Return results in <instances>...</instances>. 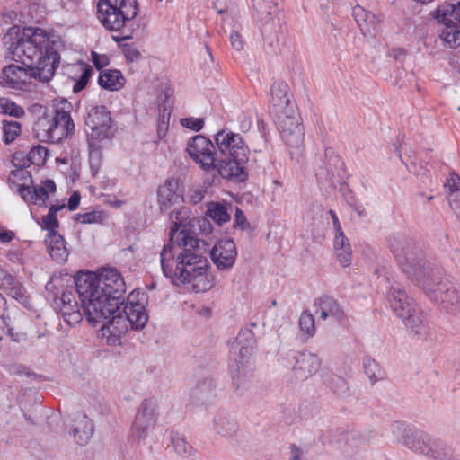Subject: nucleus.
I'll return each instance as SVG.
<instances>
[{"instance_id":"obj_25","label":"nucleus","mask_w":460,"mask_h":460,"mask_svg":"<svg viewBox=\"0 0 460 460\" xmlns=\"http://www.w3.org/2000/svg\"><path fill=\"white\" fill-rule=\"evenodd\" d=\"M217 394V385L214 379L199 380L190 392V399L194 404L205 405L210 402Z\"/></svg>"},{"instance_id":"obj_55","label":"nucleus","mask_w":460,"mask_h":460,"mask_svg":"<svg viewBox=\"0 0 460 460\" xmlns=\"http://www.w3.org/2000/svg\"><path fill=\"white\" fill-rule=\"evenodd\" d=\"M248 226L246 217L244 216L243 212L238 208H235V214H234V226L240 227L241 229L246 228Z\"/></svg>"},{"instance_id":"obj_24","label":"nucleus","mask_w":460,"mask_h":460,"mask_svg":"<svg viewBox=\"0 0 460 460\" xmlns=\"http://www.w3.org/2000/svg\"><path fill=\"white\" fill-rule=\"evenodd\" d=\"M71 104L65 102L62 107L56 109L58 127L56 128L57 144L71 137L75 133V124L70 115Z\"/></svg>"},{"instance_id":"obj_6","label":"nucleus","mask_w":460,"mask_h":460,"mask_svg":"<svg viewBox=\"0 0 460 460\" xmlns=\"http://www.w3.org/2000/svg\"><path fill=\"white\" fill-rule=\"evenodd\" d=\"M111 118L105 106H97L90 110L85 119V130L88 136L90 159L100 156L99 143L111 136Z\"/></svg>"},{"instance_id":"obj_62","label":"nucleus","mask_w":460,"mask_h":460,"mask_svg":"<svg viewBox=\"0 0 460 460\" xmlns=\"http://www.w3.org/2000/svg\"><path fill=\"white\" fill-rule=\"evenodd\" d=\"M14 238V233L8 230L0 229V242L9 243Z\"/></svg>"},{"instance_id":"obj_39","label":"nucleus","mask_w":460,"mask_h":460,"mask_svg":"<svg viewBox=\"0 0 460 460\" xmlns=\"http://www.w3.org/2000/svg\"><path fill=\"white\" fill-rule=\"evenodd\" d=\"M116 8L122 13V17L130 24L137 14V0H119Z\"/></svg>"},{"instance_id":"obj_19","label":"nucleus","mask_w":460,"mask_h":460,"mask_svg":"<svg viewBox=\"0 0 460 460\" xmlns=\"http://www.w3.org/2000/svg\"><path fill=\"white\" fill-rule=\"evenodd\" d=\"M57 127L58 121L55 109L52 111L45 112L36 120L33 125L34 136L40 142L57 144Z\"/></svg>"},{"instance_id":"obj_41","label":"nucleus","mask_w":460,"mask_h":460,"mask_svg":"<svg viewBox=\"0 0 460 460\" xmlns=\"http://www.w3.org/2000/svg\"><path fill=\"white\" fill-rule=\"evenodd\" d=\"M428 456L436 460H451L452 449L438 440H433L431 444L430 453H427Z\"/></svg>"},{"instance_id":"obj_57","label":"nucleus","mask_w":460,"mask_h":460,"mask_svg":"<svg viewBox=\"0 0 460 460\" xmlns=\"http://www.w3.org/2000/svg\"><path fill=\"white\" fill-rule=\"evenodd\" d=\"M205 197V190L202 189L193 190L190 196V200L193 204H199Z\"/></svg>"},{"instance_id":"obj_18","label":"nucleus","mask_w":460,"mask_h":460,"mask_svg":"<svg viewBox=\"0 0 460 460\" xmlns=\"http://www.w3.org/2000/svg\"><path fill=\"white\" fill-rule=\"evenodd\" d=\"M160 210L164 213L174 207H180L183 202L181 191L179 190L177 179H169L157 190Z\"/></svg>"},{"instance_id":"obj_3","label":"nucleus","mask_w":460,"mask_h":460,"mask_svg":"<svg viewBox=\"0 0 460 460\" xmlns=\"http://www.w3.org/2000/svg\"><path fill=\"white\" fill-rule=\"evenodd\" d=\"M208 244L200 239H190L186 244L168 243L160 252L163 273L172 281L192 283L195 292H206L214 286V277L208 272L206 257Z\"/></svg>"},{"instance_id":"obj_33","label":"nucleus","mask_w":460,"mask_h":460,"mask_svg":"<svg viewBox=\"0 0 460 460\" xmlns=\"http://www.w3.org/2000/svg\"><path fill=\"white\" fill-rule=\"evenodd\" d=\"M98 83L105 90L119 91L124 86L126 79L119 70L105 69L100 71Z\"/></svg>"},{"instance_id":"obj_11","label":"nucleus","mask_w":460,"mask_h":460,"mask_svg":"<svg viewBox=\"0 0 460 460\" xmlns=\"http://www.w3.org/2000/svg\"><path fill=\"white\" fill-rule=\"evenodd\" d=\"M282 365L294 372V376L304 380L317 372L321 361L316 355L306 351H289L281 358Z\"/></svg>"},{"instance_id":"obj_64","label":"nucleus","mask_w":460,"mask_h":460,"mask_svg":"<svg viewBox=\"0 0 460 460\" xmlns=\"http://www.w3.org/2000/svg\"><path fill=\"white\" fill-rule=\"evenodd\" d=\"M329 214L331 215V217L332 218V223H333V226H334L335 232L336 233L342 232L341 226V224L339 222L338 217L335 214V212L333 210H330Z\"/></svg>"},{"instance_id":"obj_5","label":"nucleus","mask_w":460,"mask_h":460,"mask_svg":"<svg viewBox=\"0 0 460 460\" xmlns=\"http://www.w3.org/2000/svg\"><path fill=\"white\" fill-rule=\"evenodd\" d=\"M48 156V149L40 145L31 148L30 152L23 155V153H16L13 157V164L18 167L17 170L12 171L14 178L23 180L22 183L17 185V192L22 199L27 202L38 205L40 207L46 206V201L50 193L56 192V183L52 180H45L40 185H33L30 172L24 170L31 164H44Z\"/></svg>"},{"instance_id":"obj_16","label":"nucleus","mask_w":460,"mask_h":460,"mask_svg":"<svg viewBox=\"0 0 460 460\" xmlns=\"http://www.w3.org/2000/svg\"><path fill=\"white\" fill-rule=\"evenodd\" d=\"M33 72L31 68L24 66H6L3 68L2 75L0 76V85L22 89L31 83V79L38 80V75Z\"/></svg>"},{"instance_id":"obj_42","label":"nucleus","mask_w":460,"mask_h":460,"mask_svg":"<svg viewBox=\"0 0 460 460\" xmlns=\"http://www.w3.org/2000/svg\"><path fill=\"white\" fill-rule=\"evenodd\" d=\"M3 141L12 143L21 134V124L15 120H3Z\"/></svg>"},{"instance_id":"obj_49","label":"nucleus","mask_w":460,"mask_h":460,"mask_svg":"<svg viewBox=\"0 0 460 460\" xmlns=\"http://www.w3.org/2000/svg\"><path fill=\"white\" fill-rule=\"evenodd\" d=\"M44 228L49 231V234L57 233L56 229L58 228L59 223L58 220V217L54 214L48 213L42 218Z\"/></svg>"},{"instance_id":"obj_35","label":"nucleus","mask_w":460,"mask_h":460,"mask_svg":"<svg viewBox=\"0 0 460 460\" xmlns=\"http://www.w3.org/2000/svg\"><path fill=\"white\" fill-rule=\"evenodd\" d=\"M342 440L344 446L342 453L349 460H357V456L361 452V447L364 445V440L357 434L346 433Z\"/></svg>"},{"instance_id":"obj_8","label":"nucleus","mask_w":460,"mask_h":460,"mask_svg":"<svg viewBox=\"0 0 460 460\" xmlns=\"http://www.w3.org/2000/svg\"><path fill=\"white\" fill-rule=\"evenodd\" d=\"M276 117V124L283 141L290 148L299 149L304 142V130L297 107L291 106Z\"/></svg>"},{"instance_id":"obj_47","label":"nucleus","mask_w":460,"mask_h":460,"mask_svg":"<svg viewBox=\"0 0 460 460\" xmlns=\"http://www.w3.org/2000/svg\"><path fill=\"white\" fill-rule=\"evenodd\" d=\"M93 73V69L89 65H85L84 66V70H83L81 76L79 77V79L76 81V83L75 84V85L73 87L74 93H79L86 86Z\"/></svg>"},{"instance_id":"obj_34","label":"nucleus","mask_w":460,"mask_h":460,"mask_svg":"<svg viewBox=\"0 0 460 460\" xmlns=\"http://www.w3.org/2000/svg\"><path fill=\"white\" fill-rule=\"evenodd\" d=\"M334 252L336 257L343 267H348L351 261L350 244L345 236L343 231L338 232L334 238Z\"/></svg>"},{"instance_id":"obj_52","label":"nucleus","mask_w":460,"mask_h":460,"mask_svg":"<svg viewBox=\"0 0 460 460\" xmlns=\"http://www.w3.org/2000/svg\"><path fill=\"white\" fill-rule=\"evenodd\" d=\"M123 53L129 62L138 61L141 58L140 51L132 45H125L123 48Z\"/></svg>"},{"instance_id":"obj_14","label":"nucleus","mask_w":460,"mask_h":460,"mask_svg":"<svg viewBox=\"0 0 460 460\" xmlns=\"http://www.w3.org/2000/svg\"><path fill=\"white\" fill-rule=\"evenodd\" d=\"M254 343V337L250 329H242L234 341L230 345V354L234 360L231 367L240 371L244 364L248 363L252 354Z\"/></svg>"},{"instance_id":"obj_56","label":"nucleus","mask_w":460,"mask_h":460,"mask_svg":"<svg viewBox=\"0 0 460 460\" xmlns=\"http://www.w3.org/2000/svg\"><path fill=\"white\" fill-rule=\"evenodd\" d=\"M230 41L232 47L237 50L241 51L243 49V40L241 34L238 31H232L230 34Z\"/></svg>"},{"instance_id":"obj_2","label":"nucleus","mask_w":460,"mask_h":460,"mask_svg":"<svg viewBox=\"0 0 460 460\" xmlns=\"http://www.w3.org/2000/svg\"><path fill=\"white\" fill-rule=\"evenodd\" d=\"M389 247L402 271L416 279L429 299L449 314L460 313V286L444 279L438 268L420 256L411 240L394 235Z\"/></svg>"},{"instance_id":"obj_13","label":"nucleus","mask_w":460,"mask_h":460,"mask_svg":"<svg viewBox=\"0 0 460 460\" xmlns=\"http://www.w3.org/2000/svg\"><path fill=\"white\" fill-rule=\"evenodd\" d=\"M186 151L196 163L200 164L203 170L209 172L215 168L217 161L215 146L204 136L197 135L189 139Z\"/></svg>"},{"instance_id":"obj_27","label":"nucleus","mask_w":460,"mask_h":460,"mask_svg":"<svg viewBox=\"0 0 460 460\" xmlns=\"http://www.w3.org/2000/svg\"><path fill=\"white\" fill-rule=\"evenodd\" d=\"M433 440L429 434L418 429H411L403 437V443L406 447L425 456L427 453H430Z\"/></svg>"},{"instance_id":"obj_10","label":"nucleus","mask_w":460,"mask_h":460,"mask_svg":"<svg viewBox=\"0 0 460 460\" xmlns=\"http://www.w3.org/2000/svg\"><path fill=\"white\" fill-rule=\"evenodd\" d=\"M158 403L153 399L145 400L139 406L131 427L132 437L140 441L154 430L158 420Z\"/></svg>"},{"instance_id":"obj_46","label":"nucleus","mask_w":460,"mask_h":460,"mask_svg":"<svg viewBox=\"0 0 460 460\" xmlns=\"http://www.w3.org/2000/svg\"><path fill=\"white\" fill-rule=\"evenodd\" d=\"M103 217V213L102 211H90L79 213L75 216V219L83 224L101 223Z\"/></svg>"},{"instance_id":"obj_28","label":"nucleus","mask_w":460,"mask_h":460,"mask_svg":"<svg viewBox=\"0 0 460 460\" xmlns=\"http://www.w3.org/2000/svg\"><path fill=\"white\" fill-rule=\"evenodd\" d=\"M354 18L364 35H375L379 30V19L371 12L357 5L353 8Z\"/></svg>"},{"instance_id":"obj_4","label":"nucleus","mask_w":460,"mask_h":460,"mask_svg":"<svg viewBox=\"0 0 460 460\" xmlns=\"http://www.w3.org/2000/svg\"><path fill=\"white\" fill-rule=\"evenodd\" d=\"M4 44L12 59L31 68L38 75V81L47 83L52 79L60 57L51 46L45 31L13 26L4 35Z\"/></svg>"},{"instance_id":"obj_31","label":"nucleus","mask_w":460,"mask_h":460,"mask_svg":"<svg viewBox=\"0 0 460 460\" xmlns=\"http://www.w3.org/2000/svg\"><path fill=\"white\" fill-rule=\"evenodd\" d=\"M237 420L226 412L217 413L213 419V430L222 437H232L237 433Z\"/></svg>"},{"instance_id":"obj_30","label":"nucleus","mask_w":460,"mask_h":460,"mask_svg":"<svg viewBox=\"0 0 460 460\" xmlns=\"http://www.w3.org/2000/svg\"><path fill=\"white\" fill-rule=\"evenodd\" d=\"M46 244L48 252L53 260L58 263L66 261L69 253L62 235L58 233L48 234Z\"/></svg>"},{"instance_id":"obj_51","label":"nucleus","mask_w":460,"mask_h":460,"mask_svg":"<svg viewBox=\"0 0 460 460\" xmlns=\"http://www.w3.org/2000/svg\"><path fill=\"white\" fill-rule=\"evenodd\" d=\"M459 181L460 177L456 172H452L447 177L446 182L444 183V187L447 189L448 193H452L453 191H459Z\"/></svg>"},{"instance_id":"obj_7","label":"nucleus","mask_w":460,"mask_h":460,"mask_svg":"<svg viewBox=\"0 0 460 460\" xmlns=\"http://www.w3.org/2000/svg\"><path fill=\"white\" fill-rule=\"evenodd\" d=\"M435 19L441 23L438 36L443 45L449 49L460 46V1L438 6Z\"/></svg>"},{"instance_id":"obj_1","label":"nucleus","mask_w":460,"mask_h":460,"mask_svg":"<svg viewBox=\"0 0 460 460\" xmlns=\"http://www.w3.org/2000/svg\"><path fill=\"white\" fill-rule=\"evenodd\" d=\"M84 314L90 324H102L101 334L109 344H116L130 326L143 329L148 320L145 306L126 304V284L116 269H103L98 274L82 272L75 278Z\"/></svg>"},{"instance_id":"obj_53","label":"nucleus","mask_w":460,"mask_h":460,"mask_svg":"<svg viewBox=\"0 0 460 460\" xmlns=\"http://www.w3.org/2000/svg\"><path fill=\"white\" fill-rule=\"evenodd\" d=\"M181 124L194 131H199L203 128L204 122L200 119L187 118L181 119Z\"/></svg>"},{"instance_id":"obj_59","label":"nucleus","mask_w":460,"mask_h":460,"mask_svg":"<svg viewBox=\"0 0 460 460\" xmlns=\"http://www.w3.org/2000/svg\"><path fill=\"white\" fill-rule=\"evenodd\" d=\"M334 391L335 393H345L347 391V384L341 377H336L333 379Z\"/></svg>"},{"instance_id":"obj_29","label":"nucleus","mask_w":460,"mask_h":460,"mask_svg":"<svg viewBox=\"0 0 460 460\" xmlns=\"http://www.w3.org/2000/svg\"><path fill=\"white\" fill-rule=\"evenodd\" d=\"M60 311L64 320L69 324L74 325L82 321L78 303L72 292H64L60 297Z\"/></svg>"},{"instance_id":"obj_15","label":"nucleus","mask_w":460,"mask_h":460,"mask_svg":"<svg viewBox=\"0 0 460 460\" xmlns=\"http://www.w3.org/2000/svg\"><path fill=\"white\" fill-rule=\"evenodd\" d=\"M215 140L221 155H236L241 161L248 159V146L239 134L220 131Z\"/></svg>"},{"instance_id":"obj_23","label":"nucleus","mask_w":460,"mask_h":460,"mask_svg":"<svg viewBox=\"0 0 460 460\" xmlns=\"http://www.w3.org/2000/svg\"><path fill=\"white\" fill-rule=\"evenodd\" d=\"M270 96L272 111L275 115L287 111L291 106H296V103L291 100L289 87L285 82H274L270 88Z\"/></svg>"},{"instance_id":"obj_54","label":"nucleus","mask_w":460,"mask_h":460,"mask_svg":"<svg viewBox=\"0 0 460 460\" xmlns=\"http://www.w3.org/2000/svg\"><path fill=\"white\" fill-rule=\"evenodd\" d=\"M92 61L97 69H102L109 64L106 55H100L94 51L92 52Z\"/></svg>"},{"instance_id":"obj_26","label":"nucleus","mask_w":460,"mask_h":460,"mask_svg":"<svg viewBox=\"0 0 460 460\" xmlns=\"http://www.w3.org/2000/svg\"><path fill=\"white\" fill-rule=\"evenodd\" d=\"M71 433L78 445H86L93 434V423L92 420L82 412L75 413L73 418Z\"/></svg>"},{"instance_id":"obj_22","label":"nucleus","mask_w":460,"mask_h":460,"mask_svg":"<svg viewBox=\"0 0 460 460\" xmlns=\"http://www.w3.org/2000/svg\"><path fill=\"white\" fill-rule=\"evenodd\" d=\"M224 157H216L218 160L217 172L226 179H236L243 181L245 173L243 164L248 159L239 160L236 155H223Z\"/></svg>"},{"instance_id":"obj_61","label":"nucleus","mask_w":460,"mask_h":460,"mask_svg":"<svg viewBox=\"0 0 460 460\" xmlns=\"http://www.w3.org/2000/svg\"><path fill=\"white\" fill-rule=\"evenodd\" d=\"M391 431L395 438H399L404 431V425L400 421H394L391 424Z\"/></svg>"},{"instance_id":"obj_12","label":"nucleus","mask_w":460,"mask_h":460,"mask_svg":"<svg viewBox=\"0 0 460 460\" xmlns=\"http://www.w3.org/2000/svg\"><path fill=\"white\" fill-rule=\"evenodd\" d=\"M168 212L170 213V219L173 224L170 231L168 243L178 244L180 248L181 244H186L190 239H198L190 232L192 225L189 208L181 204L180 207L172 208Z\"/></svg>"},{"instance_id":"obj_63","label":"nucleus","mask_w":460,"mask_h":460,"mask_svg":"<svg viewBox=\"0 0 460 460\" xmlns=\"http://www.w3.org/2000/svg\"><path fill=\"white\" fill-rule=\"evenodd\" d=\"M267 30L266 28L261 31L262 36L264 40L275 50L279 47V40H276L275 41L270 37L265 35Z\"/></svg>"},{"instance_id":"obj_20","label":"nucleus","mask_w":460,"mask_h":460,"mask_svg":"<svg viewBox=\"0 0 460 460\" xmlns=\"http://www.w3.org/2000/svg\"><path fill=\"white\" fill-rule=\"evenodd\" d=\"M387 299L390 306L397 317H405L407 314L413 312L415 305L412 299L408 297L404 289L398 284L391 286L387 292Z\"/></svg>"},{"instance_id":"obj_50","label":"nucleus","mask_w":460,"mask_h":460,"mask_svg":"<svg viewBox=\"0 0 460 460\" xmlns=\"http://www.w3.org/2000/svg\"><path fill=\"white\" fill-rule=\"evenodd\" d=\"M447 200L453 213L457 217H460V191H453L452 193H448Z\"/></svg>"},{"instance_id":"obj_21","label":"nucleus","mask_w":460,"mask_h":460,"mask_svg":"<svg viewBox=\"0 0 460 460\" xmlns=\"http://www.w3.org/2000/svg\"><path fill=\"white\" fill-rule=\"evenodd\" d=\"M315 314H320L322 320L331 317L336 322L345 318V312L339 302L332 296L323 295L314 300Z\"/></svg>"},{"instance_id":"obj_45","label":"nucleus","mask_w":460,"mask_h":460,"mask_svg":"<svg viewBox=\"0 0 460 460\" xmlns=\"http://www.w3.org/2000/svg\"><path fill=\"white\" fill-rule=\"evenodd\" d=\"M0 109L3 113L14 118H21L25 113L22 107L8 99L0 100Z\"/></svg>"},{"instance_id":"obj_44","label":"nucleus","mask_w":460,"mask_h":460,"mask_svg":"<svg viewBox=\"0 0 460 460\" xmlns=\"http://www.w3.org/2000/svg\"><path fill=\"white\" fill-rule=\"evenodd\" d=\"M253 7L261 15V19H265L268 22L270 20L268 16H270L275 10V4L273 0H253Z\"/></svg>"},{"instance_id":"obj_38","label":"nucleus","mask_w":460,"mask_h":460,"mask_svg":"<svg viewBox=\"0 0 460 460\" xmlns=\"http://www.w3.org/2000/svg\"><path fill=\"white\" fill-rule=\"evenodd\" d=\"M171 443L178 455L181 456H189L191 455L192 447L182 434L172 431L171 433Z\"/></svg>"},{"instance_id":"obj_37","label":"nucleus","mask_w":460,"mask_h":460,"mask_svg":"<svg viewBox=\"0 0 460 460\" xmlns=\"http://www.w3.org/2000/svg\"><path fill=\"white\" fill-rule=\"evenodd\" d=\"M207 215L219 226L230 220V214L226 206L220 202L208 203Z\"/></svg>"},{"instance_id":"obj_36","label":"nucleus","mask_w":460,"mask_h":460,"mask_svg":"<svg viewBox=\"0 0 460 460\" xmlns=\"http://www.w3.org/2000/svg\"><path fill=\"white\" fill-rule=\"evenodd\" d=\"M2 276L1 287L7 291V294L17 300L25 299V289L22 285L14 279L10 274L0 269Z\"/></svg>"},{"instance_id":"obj_58","label":"nucleus","mask_w":460,"mask_h":460,"mask_svg":"<svg viewBox=\"0 0 460 460\" xmlns=\"http://www.w3.org/2000/svg\"><path fill=\"white\" fill-rule=\"evenodd\" d=\"M80 199H81V196H80L79 192L78 191L73 192V194L70 196V198L68 199V204H67L68 209L71 211H74L75 209H76L79 206Z\"/></svg>"},{"instance_id":"obj_48","label":"nucleus","mask_w":460,"mask_h":460,"mask_svg":"<svg viewBox=\"0 0 460 460\" xmlns=\"http://www.w3.org/2000/svg\"><path fill=\"white\" fill-rule=\"evenodd\" d=\"M165 108L164 109V112L159 116L158 123H157V137L159 139H162L165 137L168 128H169V119H170V112L165 116Z\"/></svg>"},{"instance_id":"obj_9","label":"nucleus","mask_w":460,"mask_h":460,"mask_svg":"<svg viewBox=\"0 0 460 460\" xmlns=\"http://www.w3.org/2000/svg\"><path fill=\"white\" fill-rule=\"evenodd\" d=\"M99 20L101 23L109 31H119L121 35H112V40L116 42H121L132 39V29L128 26L122 13L109 0H100L97 4Z\"/></svg>"},{"instance_id":"obj_60","label":"nucleus","mask_w":460,"mask_h":460,"mask_svg":"<svg viewBox=\"0 0 460 460\" xmlns=\"http://www.w3.org/2000/svg\"><path fill=\"white\" fill-rule=\"evenodd\" d=\"M408 166V169L410 172L417 174V175H422L425 173L426 169L422 165H418L415 160H412L410 162V164H406Z\"/></svg>"},{"instance_id":"obj_40","label":"nucleus","mask_w":460,"mask_h":460,"mask_svg":"<svg viewBox=\"0 0 460 460\" xmlns=\"http://www.w3.org/2000/svg\"><path fill=\"white\" fill-rule=\"evenodd\" d=\"M364 372L369 380L374 384L384 376V372L379 364L370 357H365L363 359Z\"/></svg>"},{"instance_id":"obj_32","label":"nucleus","mask_w":460,"mask_h":460,"mask_svg":"<svg viewBox=\"0 0 460 460\" xmlns=\"http://www.w3.org/2000/svg\"><path fill=\"white\" fill-rule=\"evenodd\" d=\"M405 326L419 339H424L429 333V326L423 318L421 313L417 308L413 312L407 314L405 317H402Z\"/></svg>"},{"instance_id":"obj_17","label":"nucleus","mask_w":460,"mask_h":460,"mask_svg":"<svg viewBox=\"0 0 460 460\" xmlns=\"http://www.w3.org/2000/svg\"><path fill=\"white\" fill-rule=\"evenodd\" d=\"M236 255L235 244L231 239L218 241L210 251L211 260L220 270L232 269Z\"/></svg>"},{"instance_id":"obj_43","label":"nucleus","mask_w":460,"mask_h":460,"mask_svg":"<svg viewBox=\"0 0 460 460\" xmlns=\"http://www.w3.org/2000/svg\"><path fill=\"white\" fill-rule=\"evenodd\" d=\"M300 331L304 332L307 338L314 336L315 332L314 318L313 314L307 311L301 314L299 318Z\"/></svg>"}]
</instances>
